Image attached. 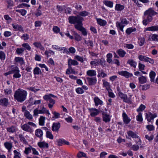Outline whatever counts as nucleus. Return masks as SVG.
I'll use <instances>...</instances> for the list:
<instances>
[{
  "instance_id": "obj_1",
  "label": "nucleus",
  "mask_w": 158,
  "mask_h": 158,
  "mask_svg": "<svg viewBox=\"0 0 158 158\" xmlns=\"http://www.w3.org/2000/svg\"><path fill=\"white\" fill-rule=\"evenodd\" d=\"M157 13L155 12L152 9L150 8L145 11L144 13L143 24L146 26L149 23L151 22L153 19L152 16L156 15Z\"/></svg>"
},
{
  "instance_id": "obj_2",
  "label": "nucleus",
  "mask_w": 158,
  "mask_h": 158,
  "mask_svg": "<svg viewBox=\"0 0 158 158\" xmlns=\"http://www.w3.org/2000/svg\"><path fill=\"white\" fill-rule=\"evenodd\" d=\"M27 94L26 90L19 88L15 92L14 97L18 102H22L26 100Z\"/></svg>"
},
{
  "instance_id": "obj_3",
  "label": "nucleus",
  "mask_w": 158,
  "mask_h": 158,
  "mask_svg": "<svg viewBox=\"0 0 158 158\" xmlns=\"http://www.w3.org/2000/svg\"><path fill=\"white\" fill-rule=\"evenodd\" d=\"M83 18L80 16H70L69 18V22L71 24H78L81 23L83 20Z\"/></svg>"
},
{
  "instance_id": "obj_4",
  "label": "nucleus",
  "mask_w": 158,
  "mask_h": 158,
  "mask_svg": "<svg viewBox=\"0 0 158 158\" xmlns=\"http://www.w3.org/2000/svg\"><path fill=\"white\" fill-rule=\"evenodd\" d=\"M120 20L121 22H117L116 25L117 27L119 28L121 31H123V27L128 24V22L126 19H120Z\"/></svg>"
},
{
  "instance_id": "obj_5",
  "label": "nucleus",
  "mask_w": 158,
  "mask_h": 158,
  "mask_svg": "<svg viewBox=\"0 0 158 158\" xmlns=\"http://www.w3.org/2000/svg\"><path fill=\"white\" fill-rule=\"evenodd\" d=\"M20 71L19 68L15 66L12 68L11 70V73H14L13 75L14 77L15 78H19L21 77V75L19 73Z\"/></svg>"
},
{
  "instance_id": "obj_6",
  "label": "nucleus",
  "mask_w": 158,
  "mask_h": 158,
  "mask_svg": "<svg viewBox=\"0 0 158 158\" xmlns=\"http://www.w3.org/2000/svg\"><path fill=\"white\" fill-rule=\"evenodd\" d=\"M90 115L92 117H94L98 115L99 113V111L95 108H89Z\"/></svg>"
},
{
  "instance_id": "obj_7",
  "label": "nucleus",
  "mask_w": 158,
  "mask_h": 158,
  "mask_svg": "<svg viewBox=\"0 0 158 158\" xmlns=\"http://www.w3.org/2000/svg\"><path fill=\"white\" fill-rule=\"evenodd\" d=\"M157 116L156 114H152L151 112H149L148 114H146V118L147 119L148 122H150L151 120H153L154 118Z\"/></svg>"
},
{
  "instance_id": "obj_8",
  "label": "nucleus",
  "mask_w": 158,
  "mask_h": 158,
  "mask_svg": "<svg viewBox=\"0 0 158 158\" xmlns=\"http://www.w3.org/2000/svg\"><path fill=\"white\" fill-rule=\"evenodd\" d=\"M118 74L122 76L125 77L127 78L133 76V74L128 72L127 71H122L118 72Z\"/></svg>"
},
{
  "instance_id": "obj_9",
  "label": "nucleus",
  "mask_w": 158,
  "mask_h": 158,
  "mask_svg": "<svg viewBox=\"0 0 158 158\" xmlns=\"http://www.w3.org/2000/svg\"><path fill=\"white\" fill-rule=\"evenodd\" d=\"M60 127V124L59 122L53 123L52 126V130L53 131H58Z\"/></svg>"
},
{
  "instance_id": "obj_10",
  "label": "nucleus",
  "mask_w": 158,
  "mask_h": 158,
  "mask_svg": "<svg viewBox=\"0 0 158 158\" xmlns=\"http://www.w3.org/2000/svg\"><path fill=\"white\" fill-rule=\"evenodd\" d=\"M21 127L23 130L30 133H31L33 131L31 127L29 126L27 123L22 126Z\"/></svg>"
},
{
  "instance_id": "obj_11",
  "label": "nucleus",
  "mask_w": 158,
  "mask_h": 158,
  "mask_svg": "<svg viewBox=\"0 0 158 158\" xmlns=\"http://www.w3.org/2000/svg\"><path fill=\"white\" fill-rule=\"evenodd\" d=\"M86 79L89 85H93L96 83L97 79L96 77H87Z\"/></svg>"
},
{
  "instance_id": "obj_12",
  "label": "nucleus",
  "mask_w": 158,
  "mask_h": 158,
  "mask_svg": "<svg viewBox=\"0 0 158 158\" xmlns=\"http://www.w3.org/2000/svg\"><path fill=\"white\" fill-rule=\"evenodd\" d=\"M103 62L102 60L99 59L98 60H94V61L90 62V64L91 65H94L95 66H98L100 65H102V63Z\"/></svg>"
},
{
  "instance_id": "obj_13",
  "label": "nucleus",
  "mask_w": 158,
  "mask_h": 158,
  "mask_svg": "<svg viewBox=\"0 0 158 158\" xmlns=\"http://www.w3.org/2000/svg\"><path fill=\"white\" fill-rule=\"evenodd\" d=\"M12 25L13 28L15 30L19 31L22 32H23V28L21 25L16 24H12Z\"/></svg>"
},
{
  "instance_id": "obj_14",
  "label": "nucleus",
  "mask_w": 158,
  "mask_h": 158,
  "mask_svg": "<svg viewBox=\"0 0 158 158\" xmlns=\"http://www.w3.org/2000/svg\"><path fill=\"white\" fill-rule=\"evenodd\" d=\"M94 101L96 106L99 105L101 106L103 104V102L97 97H95L94 98Z\"/></svg>"
},
{
  "instance_id": "obj_15",
  "label": "nucleus",
  "mask_w": 158,
  "mask_h": 158,
  "mask_svg": "<svg viewBox=\"0 0 158 158\" xmlns=\"http://www.w3.org/2000/svg\"><path fill=\"white\" fill-rule=\"evenodd\" d=\"M4 146L5 148L8 150V152H10L11 149L13 147L12 143L6 142L4 143Z\"/></svg>"
},
{
  "instance_id": "obj_16",
  "label": "nucleus",
  "mask_w": 158,
  "mask_h": 158,
  "mask_svg": "<svg viewBox=\"0 0 158 158\" xmlns=\"http://www.w3.org/2000/svg\"><path fill=\"white\" fill-rule=\"evenodd\" d=\"M122 116L123 122L125 123L128 124L131 121V119L129 118L125 112H124L123 113Z\"/></svg>"
},
{
  "instance_id": "obj_17",
  "label": "nucleus",
  "mask_w": 158,
  "mask_h": 158,
  "mask_svg": "<svg viewBox=\"0 0 158 158\" xmlns=\"http://www.w3.org/2000/svg\"><path fill=\"white\" fill-rule=\"evenodd\" d=\"M0 103L1 105L5 107H6L9 103L8 99L6 98L1 99Z\"/></svg>"
},
{
  "instance_id": "obj_18",
  "label": "nucleus",
  "mask_w": 158,
  "mask_h": 158,
  "mask_svg": "<svg viewBox=\"0 0 158 158\" xmlns=\"http://www.w3.org/2000/svg\"><path fill=\"white\" fill-rule=\"evenodd\" d=\"M6 129L7 132L11 133H15L18 131V129L16 127L13 125L7 128Z\"/></svg>"
},
{
  "instance_id": "obj_19",
  "label": "nucleus",
  "mask_w": 158,
  "mask_h": 158,
  "mask_svg": "<svg viewBox=\"0 0 158 158\" xmlns=\"http://www.w3.org/2000/svg\"><path fill=\"white\" fill-rule=\"evenodd\" d=\"M158 31V26L157 25L153 26L148 27L145 29L144 31Z\"/></svg>"
},
{
  "instance_id": "obj_20",
  "label": "nucleus",
  "mask_w": 158,
  "mask_h": 158,
  "mask_svg": "<svg viewBox=\"0 0 158 158\" xmlns=\"http://www.w3.org/2000/svg\"><path fill=\"white\" fill-rule=\"evenodd\" d=\"M38 145L40 148H48V144L44 141L40 142L38 143Z\"/></svg>"
},
{
  "instance_id": "obj_21",
  "label": "nucleus",
  "mask_w": 158,
  "mask_h": 158,
  "mask_svg": "<svg viewBox=\"0 0 158 158\" xmlns=\"http://www.w3.org/2000/svg\"><path fill=\"white\" fill-rule=\"evenodd\" d=\"M102 81L103 86L105 87L107 90L109 92V91L111 90L110 83L105 80H102Z\"/></svg>"
},
{
  "instance_id": "obj_22",
  "label": "nucleus",
  "mask_w": 158,
  "mask_h": 158,
  "mask_svg": "<svg viewBox=\"0 0 158 158\" xmlns=\"http://www.w3.org/2000/svg\"><path fill=\"white\" fill-rule=\"evenodd\" d=\"M148 40L149 41H158V35H151L149 36Z\"/></svg>"
},
{
  "instance_id": "obj_23",
  "label": "nucleus",
  "mask_w": 158,
  "mask_h": 158,
  "mask_svg": "<svg viewBox=\"0 0 158 158\" xmlns=\"http://www.w3.org/2000/svg\"><path fill=\"white\" fill-rule=\"evenodd\" d=\"M68 62L69 67H71L72 65H77L78 64V62L77 61L71 59L68 60Z\"/></svg>"
},
{
  "instance_id": "obj_24",
  "label": "nucleus",
  "mask_w": 158,
  "mask_h": 158,
  "mask_svg": "<svg viewBox=\"0 0 158 158\" xmlns=\"http://www.w3.org/2000/svg\"><path fill=\"white\" fill-rule=\"evenodd\" d=\"M86 74L88 76L92 77L95 76L96 75V72L94 70H89L87 71Z\"/></svg>"
},
{
  "instance_id": "obj_25",
  "label": "nucleus",
  "mask_w": 158,
  "mask_h": 158,
  "mask_svg": "<svg viewBox=\"0 0 158 158\" xmlns=\"http://www.w3.org/2000/svg\"><path fill=\"white\" fill-rule=\"evenodd\" d=\"M103 3L106 6L112 8L113 6V3L112 1L108 0H104L103 1Z\"/></svg>"
},
{
  "instance_id": "obj_26",
  "label": "nucleus",
  "mask_w": 158,
  "mask_h": 158,
  "mask_svg": "<svg viewBox=\"0 0 158 158\" xmlns=\"http://www.w3.org/2000/svg\"><path fill=\"white\" fill-rule=\"evenodd\" d=\"M35 135L37 137L40 138L43 135L42 130L39 129L36 130L35 131Z\"/></svg>"
},
{
  "instance_id": "obj_27",
  "label": "nucleus",
  "mask_w": 158,
  "mask_h": 158,
  "mask_svg": "<svg viewBox=\"0 0 158 158\" xmlns=\"http://www.w3.org/2000/svg\"><path fill=\"white\" fill-rule=\"evenodd\" d=\"M117 52L120 56L123 57L126 54V52L123 50L120 49L117 51Z\"/></svg>"
},
{
  "instance_id": "obj_28",
  "label": "nucleus",
  "mask_w": 158,
  "mask_h": 158,
  "mask_svg": "<svg viewBox=\"0 0 158 158\" xmlns=\"http://www.w3.org/2000/svg\"><path fill=\"white\" fill-rule=\"evenodd\" d=\"M34 46L38 48H39L41 50H44V48L42 46L41 44L39 42H34L33 43Z\"/></svg>"
},
{
  "instance_id": "obj_29",
  "label": "nucleus",
  "mask_w": 158,
  "mask_h": 158,
  "mask_svg": "<svg viewBox=\"0 0 158 158\" xmlns=\"http://www.w3.org/2000/svg\"><path fill=\"white\" fill-rule=\"evenodd\" d=\"M97 21L98 24L102 26H105L107 23L106 21L101 19H98Z\"/></svg>"
},
{
  "instance_id": "obj_30",
  "label": "nucleus",
  "mask_w": 158,
  "mask_h": 158,
  "mask_svg": "<svg viewBox=\"0 0 158 158\" xmlns=\"http://www.w3.org/2000/svg\"><path fill=\"white\" fill-rule=\"evenodd\" d=\"M128 135L131 137L134 138H138V136H137L136 133L131 131H128L127 132Z\"/></svg>"
},
{
  "instance_id": "obj_31",
  "label": "nucleus",
  "mask_w": 158,
  "mask_h": 158,
  "mask_svg": "<svg viewBox=\"0 0 158 158\" xmlns=\"http://www.w3.org/2000/svg\"><path fill=\"white\" fill-rule=\"evenodd\" d=\"M103 120L106 123L109 122L110 118L109 117V115L106 114H103Z\"/></svg>"
},
{
  "instance_id": "obj_32",
  "label": "nucleus",
  "mask_w": 158,
  "mask_h": 158,
  "mask_svg": "<svg viewBox=\"0 0 158 158\" xmlns=\"http://www.w3.org/2000/svg\"><path fill=\"white\" fill-rule=\"evenodd\" d=\"M127 63L129 64L131 66L134 68L136 67V62L133 60H129L127 61Z\"/></svg>"
},
{
  "instance_id": "obj_33",
  "label": "nucleus",
  "mask_w": 158,
  "mask_h": 158,
  "mask_svg": "<svg viewBox=\"0 0 158 158\" xmlns=\"http://www.w3.org/2000/svg\"><path fill=\"white\" fill-rule=\"evenodd\" d=\"M124 8V6L123 5H121L119 4H117L115 7V10L117 11H121Z\"/></svg>"
},
{
  "instance_id": "obj_34",
  "label": "nucleus",
  "mask_w": 158,
  "mask_h": 158,
  "mask_svg": "<svg viewBox=\"0 0 158 158\" xmlns=\"http://www.w3.org/2000/svg\"><path fill=\"white\" fill-rule=\"evenodd\" d=\"M24 116L29 120L32 119L33 118L32 116L31 115L28 111H25L24 113Z\"/></svg>"
},
{
  "instance_id": "obj_35",
  "label": "nucleus",
  "mask_w": 158,
  "mask_h": 158,
  "mask_svg": "<svg viewBox=\"0 0 158 158\" xmlns=\"http://www.w3.org/2000/svg\"><path fill=\"white\" fill-rule=\"evenodd\" d=\"M15 61L19 63L20 64L23 65L24 64V61L23 58L21 57H16L15 58Z\"/></svg>"
},
{
  "instance_id": "obj_36",
  "label": "nucleus",
  "mask_w": 158,
  "mask_h": 158,
  "mask_svg": "<svg viewBox=\"0 0 158 158\" xmlns=\"http://www.w3.org/2000/svg\"><path fill=\"white\" fill-rule=\"evenodd\" d=\"M73 33V35L75 40L77 41H79L81 40V38L79 35L75 31H74Z\"/></svg>"
},
{
  "instance_id": "obj_37",
  "label": "nucleus",
  "mask_w": 158,
  "mask_h": 158,
  "mask_svg": "<svg viewBox=\"0 0 158 158\" xmlns=\"http://www.w3.org/2000/svg\"><path fill=\"white\" fill-rule=\"evenodd\" d=\"M149 76L151 81L154 82L155 77L156 76L155 73L153 71H151L150 73Z\"/></svg>"
},
{
  "instance_id": "obj_38",
  "label": "nucleus",
  "mask_w": 158,
  "mask_h": 158,
  "mask_svg": "<svg viewBox=\"0 0 158 158\" xmlns=\"http://www.w3.org/2000/svg\"><path fill=\"white\" fill-rule=\"evenodd\" d=\"M19 137L21 141L24 144H27V142L22 134H19Z\"/></svg>"
},
{
  "instance_id": "obj_39",
  "label": "nucleus",
  "mask_w": 158,
  "mask_h": 158,
  "mask_svg": "<svg viewBox=\"0 0 158 158\" xmlns=\"http://www.w3.org/2000/svg\"><path fill=\"white\" fill-rule=\"evenodd\" d=\"M139 82L141 84L145 83L147 81L146 78L144 76H142L139 78Z\"/></svg>"
},
{
  "instance_id": "obj_40",
  "label": "nucleus",
  "mask_w": 158,
  "mask_h": 158,
  "mask_svg": "<svg viewBox=\"0 0 158 158\" xmlns=\"http://www.w3.org/2000/svg\"><path fill=\"white\" fill-rule=\"evenodd\" d=\"M45 118L43 116H41L39 119V124L40 125H44Z\"/></svg>"
},
{
  "instance_id": "obj_41",
  "label": "nucleus",
  "mask_w": 158,
  "mask_h": 158,
  "mask_svg": "<svg viewBox=\"0 0 158 158\" xmlns=\"http://www.w3.org/2000/svg\"><path fill=\"white\" fill-rule=\"evenodd\" d=\"M33 73L34 75H39L40 74H41L42 72L39 67H36L33 70Z\"/></svg>"
},
{
  "instance_id": "obj_42",
  "label": "nucleus",
  "mask_w": 158,
  "mask_h": 158,
  "mask_svg": "<svg viewBox=\"0 0 158 158\" xmlns=\"http://www.w3.org/2000/svg\"><path fill=\"white\" fill-rule=\"evenodd\" d=\"M82 23H81L75 24L74 27L76 29L81 31L83 29L82 28H84V27H82Z\"/></svg>"
},
{
  "instance_id": "obj_43",
  "label": "nucleus",
  "mask_w": 158,
  "mask_h": 158,
  "mask_svg": "<svg viewBox=\"0 0 158 158\" xmlns=\"http://www.w3.org/2000/svg\"><path fill=\"white\" fill-rule=\"evenodd\" d=\"M32 148V147L31 146H30L29 147L26 148L25 151H24V153L26 155L28 154L29 153L31 152Z\"/></svg>"
},
{
  "instance_id": "obj_44",
  "label": "nucleus",
  "mask_w": 158,
  "mask_h": 158,
  "mask_svg": "<svg viewBox=\"0 0 158 158\" xmlns=\"http://www.w3.org/2000/svg\"><path fill=\"white\" fill-rule=\"evenodd\" d=\"M85 44H86L88 46H90L91 47H93L94 45L93 42L92 41L89 40H85Z\"/></svg>"
},
{
  "instance_id": "obj_45",
  "label": "nucleus",
  "mask_w": 158,
  "mask_h": 158,
  "mask_svg": "<svg viewBox=\"0 0 158 158\" xmlns=\"http://www.w3.org/2000/svg\"><path fill=\"white\" fill-rule=\"evenodd\" d=\"M13 152L14 155V158H21V155L20 152L16 150H14Z\"/></svg>"
},
{
  "instance_id": "obj_46",
  "label": "nucleus",
  "mask_w": 158,
  "mask_h": 158,
  "mask_svg": "<svg viewBox=\"0 0 158 158\" xmlns=\"http://www.w3.org/2000/svg\"><path fill=\"white\" fill-rule=\"evenodd\" d=\"M136 30V29L135 28H129L126 30V32L127 34L129 35L131 32L135 31Z\"/></svg>"
},
{
  "instance_id": "obj_47",
  "label": "nucleus",
  "mask_w": 158,
  "mask_h": 158,
  "mask_svg": "<svg viewBox=\"0 0 158 158\" xmlns=\"http://www.w3.org/2000/svg\"><path fill=\"white\" fill-rule=\"evenodd\" d=\"M22 46L25 48V50H27L28 51H30L31 49V47L28 43H24L22 44Z\"/></svg>"
},
{
  "instance_id": "obj_48",
  "label": "nucleus",
  "mask_w": 158,
  "mask_h": 158,
  "mask_svg": "<svg viewBox=\"0 0 158 158\" xmlns=\"http://www.w3.org/2000/svg\"><path fill=\"white\" fill-rule=\"evenodd\" d=\"M50 103L48 104V107L50 108H52L54 104L55 103V101L52 98L49 100Z\"/></svg>"
},
{
  "instance_id": "obj_49",
  "label": "nucleus",
  "mask_w": 158,
  "mask_h": 158,
  "mask_svg": "<svg viewBox=\"0 0 158 158\" xmlns=\"http://www.w3.org/2000/svg\"><path fill=\"white\" fill-rule=\"evenodd\" d=\"M112 54L111 53H108L107 55V62L109 63L112 61Z\"/></svg>"
},
{
  "instance_id": "obj_50",
  "label": "nucleus",
  "mask_w": 158,
  "mask_h": 158,
  "mask_svg": "<svg viewBox=\"0 0 158 158\" xmlns=\"http://www.w3.org/2000/svg\"><path fill=\"white\" fill-rule=\"evenodd\" d=\"M25 50L23 48H18L16 49V52L18 55H19L23 53Z\"/></svg>"
},
{
  "instance_id": "obj_51",
  "label": "nucleus",
  "mask_w": 158,
  "mask_h": 158,
  "mask_svg": "<svg viewBox=\"0 0 158 158\" xmlns=\"http://www.w3.org/2000/svg\"><path fill=\"white\" fill-rule=\"evenodd\" d=\"M40 114H44L47 113L48 114H49L50 113L49 112L48 110H46V109L44 107H42L41 110H39Z\"/></svg>"
},
{
  "instance_id": "obj_52",
  "label": "nucleus",
  "mask_w": 158,
  "mask_h": 158,
  "mask_svg": "<svg viewBox=\"0 0 158 158\" xmlns=\"http://www.w3.org/2000/svg\"><path fill=\"white\" fill-rule=\"evenodd\" d=\"M148 58V57L142 55H140L138 56V58L140 60L144 61L146 62L147 61Z\"/></svg>"
},
{
  "instance_id": "obj_53",
  "label": "nucleus",
  "mask_w": 158,
  "mask_h": 158,
  "mask_svg": "<svg viewBox=\"0 0 158 158\" xmlns=\"http://www.w3.org/2000/svg\"><path fill=\"white\" fill-rule=\"evenodd\" d=\"M136 119L138 121L142 122L143 118L142 117V114L141 113H139V114L136 116Z\"/></svg>"
},
{
  "instance_id": "obj_54",
  "label": "nucleus",
  "mask_w": 158,
  "mask_h": 158,
  "mask_svg": "<svg viewBox=\"0 0 158 158\" xmlns=\"http://www.w3.org/2000/svg\"><path fill=\"white\" fill-rule=\"evenodd\" d=\"M46 137L50 139H53V136L52 133L49 131H46Z\"/></svg>"
},
{
  "instance_id": "obj_55",
  "label": "nucleus",
  "mask_w": 158,
  "mask_h": 158,
  "mask_svg": "<svg viewBox=\"0 0 158 158\" xmlns=\"http://www.w3.org/2000/svg\"><path fill=\"white\" fill-rule=\"evenodd\" d=\"M140 86L142 90H145L148 89L150 88V85L148 84H146L144 85Z\"/></svg>"
},
{
  "instance_id": "obj_56",
  "label": "nucleus",
  "mask_w": 158,
  "mask_h": 158,
  "mask_svg": "<svg viewBox=\"0 0 158 158\" xmlns=\"http://www.w3.org/2000/svg\"><path fill=\"white\" fill-rule=\"evenodd\" d=\"M5 53L2 51H0V59L2 60H4L5 59Z\"/></svg>"
},
{
  "instance_id": "obj_57",
  "label": "nucleus",
  "mask_w": 158,
  "mask_h": 158,
  "mask_svg": "<svg viewBox=\"0 0 158 158\" xmlns=\"http://www.w3.org/2000/svg\"><path fill=\"white\" fill-rule=\"evenodd\" d=\"M123 101L128 103H131V98H128L127 95L123 99Z\"/></svg>"
},
{
  "instance_id": "obj_58",
  "label": "nucleus",
  "mask_w": 158,
  "mask_h": 158,
  "mask_svg": "<svg viewBox=\"0 0 158 158\" xmlns=\"http://www.w3.org/2000/svg\"><path fill=\"white\" fill-rule=\"evenodd\" d=\"M4 18L5 20L7 21V23H10L12 20V19L7 15H4Z\"/></svg>"
},
{
  "instance_id": "obj_59",
  "label": "nucleus",
  "mask_w": 158,
  "mask_h": 158,
  "mask_svg": "<svg viewBox=\"0 0 158 158\" xmlns=\"http://www.w3.org/2000/svg\"><path fill=\"white\" fill-rule=\"evenodd\" d=\"M145 42V39L143 38H141L139 39V44L140 46H143Z\"/></svg>"
},
{
  "instance_id": "obj_60",
  "label": "nucleus",
  "mask_w": 158,
  "mask_h": 158,
  "mask_svg": "<svg viewBox=\"0 0 158 158\" xmlns=\"http://www.w3.org/2000/svg\"><path fill=\"white\" fill-rule=\"evenodd\" d=\"M27 89L28 90H29L33 91L35 93L37 91L40 90V89H35V87H28V88H27Z\"/></svg>"
},
{
  "instance_id": "obj_61",
  "label": "nucleus",
  "mask_w": 158,
  "mask_h": 158,
  "mask_svg": "<svg viewBox=\"0 0 158 158\" xmlns=\"http://www.w3.org/2000/svg\"><path fill=\"white\" fill-rule=\"evenodd\" d=\"M145 108V106L143 104H141L139 107L138 109H137V111L138 112L140 111H142L144 110Z\"/></svg>"
},
{
  "instance_id": "obj_62",
  "label": "nucleus",
  "mask_w": 158,
  "mask_h": 158,
  "mask_svg": "<svg viewBox=\"0 0 158 158\" xmlns=\"http://www.w3.org/2000/svg\"><path fill=\"white\" fill-rule=\"evenodd\" d=\"M145 138L149 141H151L153 139L154 136L153 135H152L150 136H149L148 135H145Z\"/></svg>"
},
{
  "instance_id": "obj_63",
  "label": "nucleus",
  "mask_w": 158,
  "mask_h": 158,
  "mask_svg": "<svg viewBox=\"0 0 158 158\" xmlns=\"http://www.w3.org/2000/svg\"><path fill=\"white\" fill-rule=\"evenodd\" d=\"M146 127L149 131H153L154 129V127L152 125H149L146 126Z\"/></svg>"
},
{
  "instance_id": "obj_64",
  "label": "nucleus",
  "mask_w": 158,
  "mask_h": 158,
  "mask_svg": "<svg viewBox=\"0 0 158 158\" xmlns=\"http://www.w3.org/2000/svg\"><path fill=\"white\" fill-rule=\"evenodd\" d=\"M64 139H59L57 141L58 145L61 146L63 144H64Z\"/></svg>"
}]
</instances>
